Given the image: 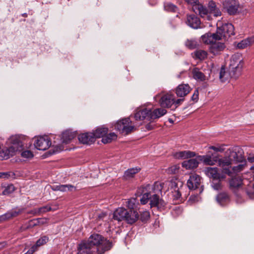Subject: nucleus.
I'll list each match as a JSON object with an SVG mask.
<instances>
[{"mask_svg": "<svg viewBox=\"0 0 254 254\" xmlns=\"http://www.w3.org/2000/svg\"><path fill=\"white\" fill-rule=\"evenodd\" d=\"M163 185L164 184L156 182L153 185L147 184L142 186L140 188L142 194V197L140 199L141 203L145 204L149 201L151 207H156L158 209H163L166 203L158 195L161 192Z\"/></svg>", "mask_w": 254, "mask_h": 254, "instance_id": "obj_1", "label": "nucleus"}, {"mask_svg": "<svg viewBox=\"0 0 254 254\" xmlns=\"http://www.w3.org/2000/svg\"><path fill=\"white\" fill-rule=\"evenodd\" d=\"M80 245L84 247L83 250L87 249L89 252H97L98 254H103L112 247L109 241L98 234L91 235L87 241H82Z\"/></svg>", "mask_w": 254, "mask_h": 254, "instance_id": "obj_2", "label": "nucleus"}, {"mask_svg": "<svg viewBox=\"0 0 254 254\" xmlns=\"http://www.w3.org/2000/svg\"><path fill=\"white\" fill-rule=\"evenodd\" d=\"M21 138V136L15 135L8 139L6 144L9 146L0 151V160L7 159L13 156L15 152L21 150L23 146Z\"/></svg>", "mask_w": 254, "mask_h": 254, "instance_id": "obj_3", "label": "nucleus"}, {"mask_svg": "<svg viewBox=\"0 0 254 254\" xmlns=\"http://www.w3.org/2000/svg\"><path fill=\"white\" fill-rule=\"evenodd\" d=\"M138 212L135 210L128 211L124 207L117 208L113 213V219L118 221H125L128 224H132L138 219Z\"/></svg>", "mask_w": 254, "mask_h": 254, "instance_id": "obj_4", "label": "nucleus"}, {"mask_svg": "<svg viewBox=\"0 0 254 254\" xmlns=\"http://www.w3.org/2000/svg\"><path fill=\"white\" fill-rule=\"evenodd\" d=\"M184 99H175V95L170 92L163 94L159 100V104L162 108H169L172 106H175V108L178 107L182 102Z\"/></svg>", "mask_w": 254, "mask_h": 254, "instance_id": "obj_5", "label": "nucleus"}, {"mask_svg": "<svg viewBox=\"0 0 254 254\" xmlns=\"http://www.w3.org/2000/svg\"><path fill=\"white\" fill-rule=\"evenodd\" d=\"M216 33L219 36L218 40H227L235 34L234 27L231 23H225L217 28Z\"/></svg>", "mask_w": 254, "mask_h": 254, "instance_id": "obj_6", "label": "nucleus"}, {"mask_svg": "<svg viewBox=\"0 0 254 254\" xmlns=\"http://www.w3.org/2000/svg\"><path fill=\"white\" fill-rule=\"evenodd\" d=\"M115 128L122 134L127 135L135 129V127L132 125L130 118H127L118 121Z\"/></svg>", "mask_w": 254, "mask_h": 254, "instance_id": "obj_7", "label": "nucleus"}, {"mask_svg": "<svg viewBox=\"0 0 254 254\" xmlns=\"http://www.w3.org/2000/svg\"><path fill=\"white\" fill-rule=\"evenodd\" d=\"M244 65L242 56L240 53L234 54L230 60V68L233 70L235 75H238L241 71Z\"/></svg>", "mask_w": 254, "mask_h": 254, "instance_id": "obj_8", "label": "nucleus"}, {"mask_svg": "<svg viewBox=\"0 0 254 254\" xmlns=\"http://www.w3.org/2000/svg\"><path fill=\"white\" fill-rule=\"evenodd\" d=\"M244 165L242 164L238 165L237 166L234 167L232 169V179L230 181V185L232 188H238L242 184V179L239 175L234 176V174L237 173L242 170Z\"/></svg>", "mask_w": 254, "mask_h": 254, "instance_id": "obj_9", "label": "nucleus"}, {"mask_svg": "<svg viewBox=\"0 0 254 254\" xmlns=\"http://www.w3.org/2000/svg\"><path fill=\"white\" fill-rule=\"evenodd\" d=\"M51 145V141L47 136L37 138L34 142L35 147L39 150H46Z\"/></svg>", "mask_w": 254, "mask_h": 254, "instance_id": "obj_10", "label": "nucleus"}, {"mask_svg": "<svg viewBox=\"0 0 254 254\" xmlns=\"http://www.w3.org/2000/svg\"><path fill=\"white\" fill-rule=\"evenodd\" d=\"M232 161L229 157L219 159V166L222 168V173L225 175L227 174L229 176H232L233 171L230 170Z\"/></svg>", "mask_w": 254, "mask_h": 254, "instance_id": "obj_11", "label": "nucleus"}, {"mask_svg": "<svg viewBox=\"0 0 254 254\" xmlns=\"http://www.w3.org/2000/svg\"><path fill=\"white\" fill-rule=\"evenodd\" d=\"M229 157L232 161L242 162L244 159V151L239 146L233 147L230 150Z\"/></svg>", "mask_w": 254, "mask_h": 254, "instance_id": "obj_12", "label": "nucleus"}, {"mask_svg": "<svg viewBox=\"0 0 254 254\" xmlns=\"http://www.w3.org/2000/svg\"><path fill=\"white\" fill-rule=\"evenodd\" d=\"M205 174L210 178L213 180H219L225 179L226 176L218 172V169L216 167H207L204 170Z\"/></svg>", "mask_w": 254, "mask_h": 254, "instance_id": "obj_13", "label": "nucleus"}, {"mask_svg": "<svg viewBox=\"0 0 254 254\" xmlns=\"http://www.w3.org/2000/svg\"><path fill=\"white\" fill-rule=\"evenodd\" d=\"M192 9L195 13H198L202 18L206 20H210L212 19L208 9L199 2L195 7H193Z\"/></svg>", "mask_w": 254, "mask_h": 254, "instance_id": "obj_14", "label": "nucleus"}, {"mask_svg": "<svg viewBox=\"0 0 254 254\" xmlns=\"http://www.w3.org/2000/svg\"><path fill=\"white\" fill-rule=\"evenodd\" d=\"M201 178L196 174L190 176L187 182V186L190 190L197 189L200 184Z\"/></svg>", "mask_w": 254, "mask_h": 254, "instance_id": "obj_15", "label": "nucleus"}, {"mask_svg": "<svg viewBox=\"0 0 254 254\" xmlns=\"http://www.w3.org/2000/svg\"><path fill=\"white\" fill-rule=\"evenodd\" d=\"M187 24L193 29L202 28L199 18L194 14L188 15Z\"/></svg>", "mask_w": 254, "mask_h": 254, "instance_id": "obj_16", "label": "nucleus"}, {"mask_svg": "<svg viewBox=\"0 0 254 254\" xmlns=\"http://www.w3.org/2000/svg\"><path fill=\"white\" fill-rule=\"evenodd\" d=\"M225 48V46L224 43L216 42L210 45L209 47V51L210 53L216 56L221 54Z\"/></svg>", "mask_w": 254, "mask_h": 254, "instance_id": "obj_17", "label": "nucleus"}, {"mask_svg": "<svg viewBox=\"0 0 254 254\" xmlns=\"http://www.w3.org/2000/svg\"><path fill=\"white\" fill-rule=\"evenodd\" d=\"M78 140L83 144H90L94 142L95 139L93 132H87L80 134Z\"/></svg>", "mask_w": 254, "mask_h": 254, "instance_id": "obj_18", "label": "nucleus"}, {"mask_svg": "<svg viewBox=\"0 0 254 254\" xmlns=\"http://www.w3.org/2000/svg\"><path fill=\"white\" fill-rule=\"evenodd\" d=\"M150 110L146 108L143 109H138L134 115V118L136 120H143L147 119L150 120Z\"/></svg>", "mask_w": 254, "mask_h": 254, "instance_id": "obj_19", "label": "nucleus"}, {"mask_svg": "<svg viewBox=\"0 0 254 254\" xmlns=\"http://www.w3.org/2000/svg\"><path fill=\"white\" fill-rule=\"evenodd\" d=\"M190 89L188 84H181L176 88V93L178 97H183L190 92Z\"/></svg>", "mask_w": 254, "mask_h": 254, "instance_id": "obj_20", "label": "nucleus"}, {"mask_svg": "<svg viewBox=\"0 0 254 254\" xmlns=\"http://www.w3.org/2000/svg\"><path fill=\"white\" fill-rule=\"evenodd\" d=\"M209 13L211 16L212 15L214 17H218L221 15V11L220 8L216 3L213 0L209 1L208 3Z\"/></svg>", "mask_w": 254, "mask_h": 254, "instance_id": "obj_21", "label": "nucleus"}, {"mask_svg": "<svg viewBox=\"0 0 254 254\" xmlns=\"http://www.w3.org/2000/svg\"><path fill=\"white\" fill-rule=\"evenodd\" d=\"M219 36L217 33H207L201 36L202 42L205 44L212 45L218 40Z\"/></svg>", "mask_w": 254, "mask_h": 254, "instance_id": "obj_22", "label": "nucleus"}, {"mask_svg": "<svg viewBox=\"0 0 254 254\" xmlns=\"http://www.w3.org/2000/svg\"><path fill=\"white\" fill-rule=\"evenodd\" d=\"M226 4L223 5V8L226 9L229 15H235L238 12L240 4L239 2L230 3H226Z\"/></svg>", "mask_w": 254, "mask_h": 254, "instance_id": "obj_23", "label": "nucleus"}, {"mask_svg": "<svg viewBox=\"0 0 254 254\" xmlns=\"http://www.w3.org/2000/svg\"><path fill=\"white\" fill-rule=\"evenodd\" d=\"M199 161L197 157L196 158L190 159L184 161L182 166L187 169H193L196 168L199 164Z\"/></svg>", "mask_w": 254, "mask_h": 254, "instance_id": "obj_24", "label": "nucleus"}, {"mask_svg": "<svg viewBox=\"0 0 254 254\" xmlns=\"http://www.w3.org/2000/svg\"><path fill=\"white\" fill-rule=\"evenodd\" d=\"M195 153L190 151H183L177 152L173 154V156L178 159H185L186 158L194 157Z\"/></svg>", "mask_w": 254, "mask_h": 254, "instance_id": "obj_25", "label": "nucleus"}, {"mask_svg": "<svg viewBox=\"0 0 254 254\" xmlns=\"http://www.w3.org/2000/svg\"><path fill=\"white\" fill-rule=\"evenodd\" d=\"M75 136V133L70 130H66L63 132L61 139L63 143H68Z\"/></svg>", "mask_w": 254, "mask_h": 254, "instance_id": "obj_26", "label": "nucleus"}, {"mask_svg": "<svg viewBox=\"0 0 254 254\" xmlns=\"http://www.w3.org/2000/svg\"><path fill=\"white\" fill-rule=\"evenodd\" d=\"M167 113L166 110L163 108H158L152 111L150 110V119L153 120L159 118Z\"/></svg>", "mask_w": 254, "mask_h": 254, "instance_id": "obj_27", "label": "nucleus"}, {"mask_svg": "<svg viewBox=\"0 0 254 254\" xmlns=\"http://www.w3.org/2000/svg\"><path fill=\"white\" fill-rule=\"evenodd\" d=\"M254 43V37H251L247 39H244L238 43L237 47L238 49H243Z\"/></svg>", "mask_w": 254, "mask_h": 254, "instance_id": "obj_28", "label": "nucleus"}, {"mask_svg": "<svg viewBox=\"0 0 254 254\" xmlns=\"http://www.w3.org/2000/svg\"><path fill=\"white\" fill-rule=\"evenodd\" d=\"M198 159L202 161L204 164L207 165H213L217 161L216 159L212 158L210 155H202L197 156Z\"/></svg>", "mask_w": 254, "mask_h": 254, "instance_id": "obj_29", "label": "nucleus"}, {"mask_svg": "<svg viewBox=\"0 0 254 254\" xmlns=\"http://www.w3.org/2000/svg\"><path fill=\"white\" fill-rule=\"evenodd\" d=\"M192 76L196 80L203 81L206 79V77L198 68H194L192 71Z\"/></svg>", "mask_w": 254, "mask_h": 254, "instance_id": "obj_30", "label": "nucleus"}, {"mask_svg": "<svg viewBox=\"0 0 254 254\" xmlns=\"http://www.w3.org/2000/svg\"><path fill=\"white\" fill-rule=\"evenodd\" d=\"M140 170V168L138 167L128 169L125 172L124 177L126 180L131 179L133 178L136 174L138 173Z\"/></svg>", "mask_w": 254, "mask_h": 254, "instance_id": "obj_31", "label": "nucleus"}, {"mask_svg": "<svg viewBox=\"0 0 254 254\" xmlns=\"http://www.w3.org/2000/svg\"><path fill=\"white\" fill-rule=\"evenodd\" d=\"M124 205L127 207L130 210H132L136 208L139 205L138 200L136 198H131L127 200H125L124 202Z\"/></svg>", "mask_w": 254, "mask_h": 254, "instance_id": "obj_32", "label": "nucleus"}, {"mask_svg": "<svg viewBox=\"0 0 254 254\" xmlns=\"http://www.w3.org/2000/svg\"><path fill=\"white\" fill-rule=\"evenodd\" d=\"M108 129L107 127H98L95 131L93 132V135L96 138H100L104 137L108 132Z\"/></svg>", "mask_w": 254, "mask_h": 254, "instance_id": "obj_33", "label": "nucleus"}, {"mask_svg": "<svg viewBox=\"0 0 254 254\" xmlns=\"http://www.w3.org/2000/svg\"><path fill=\"white\" fill-rule=\"evenodd\" d=\"M216 200L220 205L223 206L228 201L229 198L226 193H220L217 196Z\"/></svg>", "mask_w": 254, "mask_h": 254, "instance_id": "obj_34", "label": "nucleus"}, {"mask_svg": "<svg viewBox=\"0 0 254 254\" xmlns=\"http://www.w3.org/2000/svg\"><path fill=\"white\" fill-rule=\"evenodd\" d=\"M48 241L49 238L47 236H42L36 241L33 247L38 251L40 247L45 245Z\"/></svg>", "mask_w": 254, "mask_h": 254, "instance_id": "obj_35", "label": "nucleus"}, {"mask_svg": "<svg viewBox=\"0 0 254 254\" xmlns=\"http://www.w3.org/2000/svg\"><path fill=\"white\" fill-rule=\"evenodd\" d=\"M117 135L114 132H111L105 135L102 139V141L104 143H108L117 138Z\"/></svg>", "mask_w": 254, "mask_h": 254, "instance_id": "obj_36", "label": "nucleus"}, {"mask_svg": "<svg viewBox=\"0 0 254 254\" xmlns=\"http://www.w3.org/2000/svg\"><path fill=\"white\" fill-rule=\"evenodd\" d=\"M194 55L196 59L203 60L207 57V53L202 50H198L194 52Z\"/></svg>", "mask_w": 254, "mask_h": 254, "instance_id": "obj_37", "label": "nucleus"}, {"mask_svg": "<svg viewBox=\"0 0 254 254\" xmlns=\"http://www.w3.org/2000/svg\"><path fill=\"white\" fill-rule=\"evenodd\" d=\"M229 75L226 72L224 67L222 66L219 73V78L222 82H226L228 80Z\"/></svg>", "mask_w": 254, "mask_h": 254, "instance_id": "obj_38", "label": "nucleus"}, {"mask_svg": "<svg viewBox=\"0 0 254 254\" xmlns=\"http://www.w3.org/2000/svg\"><path fill=\"white\" fill-rule=\"evenodd\" d=\"M164 8L166 10L171 12H176L178 10L177 7L171 2H166L164 4Z\"/></svg>", "mask_w": 254, "mask_h": 254, "instance_id": "obj_39", "label": "nucleus"}, {"mask_svg": "<svg viewBox=\"0 0 254 254\" xmlns=\"http://www.w3.org/2000/svg\"><path fill=\"white\" fill-rule=\"evenodd\" d=\"M15 190V187L12 184L7 185L2 191L3 195H8L13 192Z\"/></svg>", "mask_w": 254, "mask_h": 254, "instance_id": "obj_40", "label": "nucleus"}, {"mask_svg": "<svg viewBox=\"0 0 254 254\" xmlns=\"http://www.w3.org/2000/svg\"><path fill=\"white\" fill-rule=\"evenodd\" d=\"M60 191L63 192L75 190V188L71 185H60Z\"/></svg>", "mask_w": 254, "mask_h": 254, "instance_id": "obj_41", "label": "nucleus"}, {"mask_svg": "<svg viewBox=\"0 0 254 254\" xmlns=\"http://www.w3.org/2000/svg\"><path fill=\"white\" fill-rule=\"evenodd\" d=\"M197 42L195 40H188L186 42V46L190 49H193L196 47Z\"/></svg>", "mask_w": 254, "mask_h": 254, "instance_id": "obj_42", "label": "nucleus"}, {"mask_svg": "<svg viewBox=\"0 0 254 254\" xmlns=\"http://www.w3.org/2000/svg\"><path fill=\"white\" fill-rule=\"evenodd\" d=\"M22 211H23V209H20V208L12 209L9 210V212H10V213L12 218L17 216L18 215L21 214Z\"/></svg>", "mask_w": 254, "mask_h": 254, "instance_id": "obj_43", "label": "nucleus"}, {"mask_svg": "<svg viewBox=\"0 0 254 254\" xmlns=\"http://www.w3.org/2000/svg\"><path fill=\"white\" fill-rule=\"evenodd\" d=\"M150 217V213L148 211H143L140 212V220L142 222L146 221Z\"/></svg>", "mask_w": 254, "mask_h": 254, "instance_id": "obj_44", "label": "nucleus"}, {"mask_svg": "<svg viewBox=\"0 0 254 254\" xmlns=\"http://www.w3.org/2000/svg\"><path fill=\"white\" fill-rule=\"evenodd\" d=\"M21 155L26 159H30L33 157V153L30 150H25L21 152Z\"/></svg>", "mask_w": 254, "mask_h": 254, "instance_id": "obj_45", "label": "nucleus"}, {"mask_svg": "<svg viewBox=\"0 0 254 254\" xmlns=\"http://www.w3.org/2000/svg\"><path fill=\"white\" fill-rule=\"evenodd\" d=\"M11 218H11L10 212H9V211H8L5 214L0 216V221H4L8 220Z\"/></svg>", "mask_w": 254, "mask_h": 254, "instance_id": "obj_46", "label": "nucleus"}, {"mask_svg": "<svg viewBox=\"0 0 254 254\" xmlns=\"http://www.w3.org/2000/svg\"><path fill=\"white\" fill-rule=\"evenodd\" d=\"M84 247H82V246H81V245H79V246H78V254H92V253L91 252H89V251H88V250H87V249H85L84 250H82L83 249Z\"/></svg>", "mask_w": 254, "mask_h": 254, "instance_id": "obj_47", "label": "nucleus"}, {"mask_svg": "<svg viewBox=\"0 0 254 254\" xmlns=\"http://www.w3.org/2000/svg\"><path fill=\"white\" fill-rule=\"evenodd\" d=\"M179 169V166L175 165L169 168L167 171L169 174H176L178 171Z\"/></svg>", "mask_w": 254, "mask_h": 254, "instance_id": "obj_48", "label": "nucleus"}, {"mask_svg": "<svg viewBox=\"0 0 254 254\" xmlns=\"http://www.w3.org/2000/svg\"><path fill=\"white\" fill-rule=\"evenodd\" d=\"M217 181L215 183L214 182H212V187L215 190H219L221 189V184L220 183L221 181L216 180Z\"/></svg>", "mask_w": 254, "mask_h": 254, "instance_id": "obj_49", "label": "nucleus"}, {"mask_svg": "<svg viewBox=\"0 0 254 254\" xmlns=\"http://www.w3.org/2000/svg\"><path fill=\"white\" fill-rule=\"evenodd\" d=\"M51 210V207L50 206L46 205L42 207L39 209V212L40 213H45Z\"/></svg>", "mask_w": 254, "mask_h": 254, "instance_id": "obj_50", "label": "nucleus"}, {"mask_svg": "<svg viewBox=\"0 0 254 254\" xmlns=\"http://www.w3.org/2000/svg\"><path fill=\"white\" fill-rule=\"evenodd\" d=\"M186 2H187L189 4H190L192 6V8L193 7H195V5L199 3V0H185Z\"/></svg>", "mask_w": 254, "mask_h": 254, "instance_id": "obj_51", "label": "nucleus"}, {"mask_svg": "<svg viewBox=\"0 0 254 254\" xmlns=\"http://www.w3.org/2000/svg\"><path fill=\"white\" fill-rule=\"evenodd\" d=\"M198 99V91L195 90L193 94L191 96V100L194 102H196Z\"/></svg>", "mask_w": 254, "mask_h": 254, "instance_id": "obj_52", "label": "nucleus"}, {"mask_svg": "<svg viewBox=\"0 0 254 254\" xmlns=\"http://www.w3.org/2000/svg\"><path fill=\"white\" fill-rule=\"evenodd\" d=\"M181 196V193L179 190H175L174 197L176 199H179Z\"/></svg>", "mask_w": 254, "mask_h": 254, "instance_id": "obj_53", "label": "nucleus"}, {"mask_svg": "<svg viewBox=\"0 0 254 254\" xmlns=\"http://www.w3.org/2000/svg\"><path fill=\"white\" fill-rule=\"evenodd\" d=\"M10 176V174L7 172H1L0 173V178H8Z\"/></svg>", "mask_w": 254, "mask_h": 254, "instance_id": "obj_54", "label": "nucleus"}, {"mask_svg": "<svg viewBox=\"0 0 254 254\" xmlns=\"http://www.w3.org/2000/svg\"><path fill=\"white\" fill-rule=\"evenodd\" d=\"M37 251L36 249L35 248V247L33 246L31 247V248L24 254H33L35 252Z\"/></svg>", "mask_w": 254, "mask_h": 254, "instance_id": "obj_55", "label": "nucleus"}, {"mask_svg": "<svg viewBox=\"0 0 254 254\" xmlns=\"http://www.w3.org/2000/svg\"><path fill=\"white\" fill-rule=\"evenodd\" d=\"M227 2H228V3H237V2H239L238 0H225L223 2V5H225V4H226Z\"/></svg>", "mask_w": 254, "mask_h": 254, "instance_id": "obj_56", "label": "nucleus"}, {"mask_svg": "<svg viewBox=\"0 0 254 254\" xmlns=\"http://www.w3.org/2000/svg\"><path fill=\"white\" fill-rule=\"evenodd\" d=\"M64 150V147L62 145L60 146H56L55 147V150H54V152H58Z\"/></svg>", "mask_w": 254, "mask_h": 254, "instance_id": "obj_57", "label": "nucleus"}, {"mask_svg": "<svg viewBox=\"0 0 254 254\" xmlns=\"http://www.w3.org/2000/svg\"><path fill=\"white\" fill-rule=\"evenodd\" d=\"M170 185L172 188L175 189L177 187V183L175 181H172L170 182Z\"/></svg>", "mask_w": 254, "mask_h": 254, "instance_id": "obj_58", "label": "nucleus"}, {"mask_svg": "<svg viewBox=\"0 0 254 254\" xmlns=\"http://www.w3.org/2000/svg\"><path fill=\"white\" fill-rule=\"evenodd\" d=\"M248 160L250 162H254V154L250 155V156L248 157Z\"/></svg>", "mask_w": 254, "mask_h": 254, "instance_id": "obj_59", "label": "nucleus"}, {"mask_svg": "<svg viewBox=\"0 0 254 254\" xmlns=\"http://www.w3.org/2000/svg\"><path fill=\"white\" fill-rule=\"evenodd\" d=\"M52 189L55 191H60V185H55L52 187Z\"/></svg>", "mask_w": 254, "mask_h": 254, "instance_id": "obj_60", "label": "nucleus"}, {"mask_svg": "<svg viewBox=\"0 0 254 254\" xmlns=\"http://www.w3.org/2000/svg\"><path fill=\"white\" fill-rule=\"evenodd\" d=\"M209 148V149H212V150H214L215 151H220V149L219 148L216 147L214 146H211Z\"/></svg>", "mask_w": 254, "mask_h": 254, "instance_id": "obj_61", "label": "nucleus"}, {"mask_svg": "<svg viewBox=\"0 0 254 254\" xmlns=\"http://www.w3.org/2000/svg\"><path fill=\"white\" fill-rule=\"evenodd\" d=\"M6 243L4 242L0 243V250L2 249L5 247Z\"/></svg>", "mask_w": 254, "mask_h": 254, "instance_id": "obj_62", "label": "nucleus"}, {"mask_svg": "<svg viewBox=\"0 0 254 254\" xmlns=\"http://www.w3.org/2000/svg\"><path fill=\"white\" fill-rule=\"evenodd\" d=\"M22 15L23 16H24V17H26V16H27V14L26 13H24V14H22Z\"/></svg>", "mask_w": 254, "mask_h": 254, "instance_id": "obj_63", "label": "nucleus"}, {"mask_svg": "<svg viewBox=\"0 0 254 254\" xmlns=\"http://www.w3.org/2000/svg\"><path fill=\"white\" fill-rule=\"evenodd\" d=\"M158 96V95H156V96L154 97V98H155V100L156 99V98H157V97Z\"/></svg>", "mask_w": 254, "mask_h": 254, "instance_id": "obj_64", "label": "nucleus"}]
</instances>
